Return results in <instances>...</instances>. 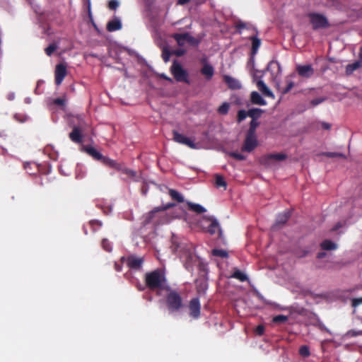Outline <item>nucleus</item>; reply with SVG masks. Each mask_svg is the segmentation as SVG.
<instances>
[{"instance_id": "61", "label": "nucleus", "mask_w": 362, "mask_h": 362, "mask_svg": "<svg viewBox=\"0 0 362 362\" xmlns=\"http://www.w3.org/2000/svg\"><path fill=\"white\" fill-rule=\"evenodd\" d=\"M88 9L90 10V0H88Z\"/></svg>"}, {"instance_id": "37", "label": "nucleus", "mask_w": 362, "mask_h": 362, "mask_svg": "<svg viewBox=\"0 0 362 362\" xmlns=\"http://www.w3.org/2000/svg\"><path fill=\"white\" fill-rule=\"evenodd\" d=\"M101 246L107 252H111L112 250L111 243L106 238L102 240Z\"/></svg>"}, {"instance_id": "11", "label": "nucleus", "mask_w": 362, "mask_h": 362, "mask_svg": "<svg viewBox=\"0 0 362 362\" xmlns=\"http://www.w3.org/2000/svg\"><path fill=\"white\" fill-rule=\"evenodd\" d=\"M55 83L59 86L67 74V70L66 65L63 64H59L55 68Z\"/></svg>"}, {"instance_id": "31", "label": "nucleus", "mask_w": 362, "mask_h": 362, "mask_svg": "<svg viewBox=\"0 0 362 362\" xmlns=\"http://www.w3.org/2000/svg\"><path fill=\"white\" fill-rule=\"evenodd\" d=\"M362 66V61L356 62L351 64H349L346 68V72L347 74H351L354 71L356 70L359 67Z\"/></svg>"}, {"instance_id": "34", "label": "nucleus", "mask_w": 362, "mask_h": 362, "mask_svg": "<svg viewBox=\"0 0 362 362\" xmlns=\"http://www.w3.org/2000/svg\"><path fill=\"white\" fill-rule=\"evenodd\" d=\"M259 123L257 122V119H252L250 123V127L247 133L250 134H256V129L259 126Z\"/></svg>"}, {"instance_id": "18", "label": "nucleus", "mask_w": 362, "mask_h": 362, "mask_svg": "<svg viewBox=\"0 0 362 362\" xmlns=\"http://www.w3.org/2000/svg\"><path fill=\"white\" fill-rule=\"evenodd\" d=\"M290 217V211L285 210L282 213L277 215L275 221V226L280 228L284 226Z\"/></svg>"}, {"instance_id": "9", "label": "nucleus", "mask_w": 362, "mask_h": 362, "mask_svg": "<svg viewBox=\"0 0 362 362\" xmlns=\"http://www.w3.org/2000/svg\"><path fill=\"white\" fill-rule=\"evenodd\" d=\"M125 261L127 266L131 269L139 270L142 267L144 260L143 257H136L135 255H129L125 258Z\"/></svg>"}, {"instance_id": "26", "label": "nucleus", "mask_w": 362, "mask_h": 362, "mask_svg": "<svg viewBox=\"0 0 362 362\" xmlns=\"http://www.w3.org/2000/svg\"><path fill=\"white\" fill-rule=\"evenodd\" d=\"M168 194L170 196V197L172 198V199L176 201L177 202H178V203L184 202L183 196L180 192H178L177 190L173 189H170Z\"/></svg>"}, {"instance_id": "5", "label": "nucleus", "mask_w": 362, "mask_h": 362, "mask_svg": "<svg viewBox=\"0 0 362 362\" xmlns=\"http://www.w3.org/2000/svg\"><path fill=\"white\" fill-rule=\"evenodd\" d=\"M110 168L121 172L122 173L127 175L129 177H131L134 180H136L135 179L136 176V171L127 168L122 163H119L117 160H113L112 164L110 166Z\"/></svg>"}, {"instance_id": "60", "label": "nucleus", "mask_w": 362, "mask_h": 362, "mask_svg": "<svg viewBox=\"0 0 362 362\" xmlns=\"http://www.w3.org/2000/svg\"><path fill=\"white\" fill-rule=\"evenodd\" d=\"M324 255H325V254H324V253H320V254H319V255H318V257H322Z\"/></svg>"}, {"instance_id": "33", "label": "nucleus", "mask_w": 362, "mask_h": 362, "mask_svg": "<svg viewBox=\"0 0 362 362\" xmlns=\"http://www.w3.org/2000/svg\"><path fill=\"white\" fill-rule=\"evenodd\" d=\"M211 254L214 256L219 257L221 258H227L228 257L227 251L223 249H214L211 251Z\"/></svg>"}, {"instance_id": "22", "label": "nucleus", "mask_w": 362, "mask_h": 362, "mask_svg": "<svg viewBox=\"0 0 362 362\" xmlns=\"http://www.w3.org/2000/svg\"><path fill=\"white\" fill-rule=\"evenodd\" d=\"M250 102L254 105H264L266 104L262 95L257 91H252L251 93Z\"/></svg>"}, {"instance_id": "25", "label": "nucleus", "mask_w": 362, "mask_h": 362, "mask_svg": "<svg viewBox=\"0 0 362 362\" xmlns=\"http://www.w3.org/2000/svg\"><path fill=\"white\" fill-rule=\"evenodd\" d=\"M257 86L258 89L265 95L267 96H272V91L269 90V88L266 86V84L264 83L262 80L257 81Z\"/></svg>"}, {"instance_id": "44", "label": "nucleus", "mask_w": 362, "mask_h": 362, "mask_svg": "<svg viewBox=\"0 0 362 362\" xmlns=\"http://www.w3.org/2000/svg\"><path fill=\"white\" fill-rule=\"evenodd\" d=\"M121 263L115 262L114 267L117 272H121L122 269V264L125 261V257H122L120 259Z\"/></svg>"}, {"instance_id": "32", "label": "nucleus", "mask_w": 362, "mask_h": 362, "mask_svg": "<svg viewBox=\"0 0 362 362\" xmlns=\"http://www.w3.org/2000/svg\"><path fill=\"white\" fill-rule=\"evenodd\" d=\"M321 247L323 250H333L337 249V244L335 243L328 240H324L321 243Z\"/></svg>"}, {"instance_id": "2", "label": "nucleus", "mask_w": 362, "mask_h": 362, "mask_svg": "<svg viewBox=\"0 0 362 362\" xmlns=\"http://www.w3.org/2000/svg\"><path fill=\"white\" fill-rule=\"evenodd\" d=\"M165 291L167 292L165 301L168 311L173 313L182 310L185 305L180 293L177 291L172 289L170 286H167Z\"/></svg>"}, {"instance_id": "7", "label": "nucleus", "mask_w": 362, "mask_h": 362, "mask_svg": "<svg viewBox=\"0 0 362 362\" xmlns=\"http://www.w3.org/2000/svg\"><path fill=\"white\" fill-rule=\"evenodd\" d=\"M173 140L175 142L185 145L192 149L197 148V144L192 140H191L189 138L184 136L183 134H180L176 130L173 131Z\"/></svg>"}, {"instance_id": "49", "label": "nucleus", "mask_w": 362, "mask_h": 362, "mask_svg": "<svg viewBox=\"0 0 362 362\" xmlns=\"http://www.w3.org/2000/svg\"><path fill=\"white\" fill-rule=\"evenodd\" d=\"M259 349H262L266 354H268L270 351V344L265 343L259 346Z\"/></svg>"}, {"instance_id": "39", "label": "nucleus", "mask_w": 362, "mask_h": 362, "mask_svg": "<svg viewBox=\"0 0 362 362\" xmlns=\"http://www.w3.org/2000/svg\"><path fill=\"white\" fill-rule=\"evenodd\" d=\"M57 49V45L54 43H52L45 48V52L47 56H51Z\"/></svg>"}, {"instance_id": "42", "label": "nucleus", "mask_w": 362, "mask_h": 362, "mask_svg": "<svg viewBox=\"0 0 362 362\" xmlns=\"http://www.w3.org/2000/svg\"><path fill=\"white\" fill-rule=\"evenodd\" d=\"M90 226L93 228V231L96 230L95 226L100 228L102 226V222L98 220H92L89 222Z\"/></svg>"}, {"instance_id": "59", "label": "nucleus", "mask_w": 362, "mask_h": 362, "mask_svg": "<svg viewBox=\"0 0 362 362\" xmlns=\"http://www.w3.org/2000/svg\"><path fill=\"white\" fill-rule=\"evenodd\" d=\"M359 57H360L361 59L362 60V48H361V49H360Z\"/></svg>"}, {"instance_id": "35", "label": "nucleus", "mask_w": 362, "mask_h": 362, "mask_svg": "<svg viewBox=\"0 0 362 362\" xmlns=\"http://www.w3.org/2000/svg\"><path fill=\"white\" fill-rule=\"evenodd\" d=\"M249 117V112L248 111H246L245 110H240L238 112V115H237V121L238 123L241 122L242 121H243L247 117Z\"/></svg>"}, {"instance_id": "15", "label": "nucleus", "mask_w": 362, "mask_h": 362, "mask_svg": "<svg viewBox=\"0 0 362 362\" xmlns=\"http://www.w3.org/2000/svg\"><path fill=\"white\" fill-rule=\"evenodd\" d=\"M69 139L74 143L80 144L83 141L82 130L79 127L74 126L69 133Z\"/></svg>"}, {"instance_id": "17", "label": "nucleus", "mask_w": 362, "mask_h": 362, "mask_svg": "<svg viewBox=\"0 0 362 362\" xmlns=\"http://www.w3.org/2000/svg\"><path fill=\"white\" fill-rule=\"evenodd\" d=\"M223 81L227 84L228 87L231 90H238L241 88V84L239 81L230 76H223Z\"/></svg>"}, {"instance_id": "12", "label": "nucleus", "mask_w": 362, "mask_h": 362, "mask_svg": "<svg viewBox=\"0 0 362 362\" xmlns=\"http://www.w3.org/2000/svg\"><path fill=\"white\" fill-rule=\"evenodd\" d=\"M173 37L176 40L179 46H183L185 42L193 43L194 41V38L187 33L182 34L175 33Z\"/></svg>"}, {"instance_id": "36", "label": "nucleus", "mask_w": 362, "mask_h": 362, "mask_svg": "<svg viewBox=\"0 0 362 362\" xmlns=\"http://www.w3.org/2000/svg\"><path fill=\"white\" fill-rule=\"evenodd\" d=\"M229 107V103L225 102L218 107V112L221 115H226L228 112Z\"/></svg>"}, {"instance_id": "19", "label": "nucleus", "mask_w": 362, "mask_h": 362, "mask_svg": "<svg viewBox=\"0 0 362 362\" xmlns=\"http://www.w3.org/2000/svg\"><path fill=\"white\" fill-rule=\"evenodd\" d=\"M207 221L210 222L207 227L206 231L211 235L215 234L216 232L221 233V228L218 221L214 217L207 218Z\"/></svg>"}, {"instance_id": "23", "label": "nucleus", "mask_w": 362, "mask_h": 362, "mask_svg": "<svg viewBox=\"0 0 362 362\" xmlns=\"http://www.w3.org/2000/svg\"><path fill=\"white\" fill-rule=\"evenodd\" d=\"M230 278L236 279L241 282L246 281L248 279L247 276L243 272L237 268H234L233 272L230 275Z\"/></svg>"}, {"instance_id": "58", "label": "nucleus", "mask_w": 362, "mask_h": 362, "mask_svg": "<svg viewBox=\"0 0 362 362\" xmlns=\"http://www.w3.org/2000/svg\"><path fill=\"white\" fill-rule=\"evenodd\" d=\"M322 126L325 129H329L330 128V125L327 123H323Z\"/></svg>"}, {"instance_id": "38", "label": "nucleus", "mask_w": 362, "mask_h": 362, "mask_svg": "<svg viewBox=\"0 0 362 362\" xmlns=\"http://www.w3.org/2000/svg\"><path fill=\"white\" fill-rule=\"evenodd\" d=\"M288 319V317L285 315H276L275 317H273V322L276 323H283L287 321Z\"/></svg>"}, {"instance_id": "63", "label": "nucleus", "mask_w": 362, "mask_h": 362, "mask_svg": "<svg viewBox=\"0 0 362 362\" xmlns=\"http://www.w3.org/2000/svg\"><path fill=\"white\" fill-rule=\"evenodd\" d=\"M334 229V230H337L338 229V226L337 227H335Z\"/></svg>"}, {"instance_id": "20", "label": "nucleus", "mask_w": 362, "mask_h": 362, "mask_svg": "<svg viewBox=\"0 0 362 362\" xmlns=\"http://www.w3.org/2000/svg\"><path fill=\"white\" fill-rule=\"evenodd\" d=\"M200 72L205 76L206 80L209 81L214 76V69L211 64L206 63L202 67Z\"/></svg>"}, {"instance_id": "64", "label": "nucleus", "mask_w": 362, "mask_h": 362, "mask_svg": "<svg viewBox=\"0 0 362 362\" xmlns=\"http://www.w3.org/2000/svg\"><path fill=\"white\" fill-rule=\"evenodd\" d=\"M268 157L272 158V154L269 155Z\"/></svg>"}, {"instance_id": "21", "label": "nucleus", "mask_w": 362, "mask_h": 362, "mask_svg": "<svg viewBox=\"0 0 362 362\" xmlns=\"http://www.w3.org/2000/svg\"><path fill=\"white\" fill-rule=\"evenodd\" d=\"M106 28L109 32H114L120 30L122 28L121 21L117 18L110 21L107 24Z\"/></svg>"}, {"instance_id": "13", "label": "nucleus", "mask_w": 362, "mask_h": 362, "mask_svg": "<svg viewBox=\"0 0 362 362\" xmlns=\"http://www.w3.org/2000/svg\"><path fill=\"white\" fill-rule=\"evenodd\" d=\"M250 39L252 40V48H251V57L250 59V61L248 62V66L250 65V64L254 63V57L257 54L258 49L259 48L261 45V40L257 38V37L252 36L250 37Z\"/></svg>"}, {"instance_id": "27", "label": "nucleus", "mask_w": 362, "mask_h": 362, "mask_svg": "<svg viewBox=\"0 0 362 362\" xmlns=\"http://www.w3.org/2000/svg\"><path fill=\"white\" fill-rule=\"evenodd\" d=\"M182 257L185 258V262L184 264L185 268L187 270H191L192 269V261L193 259V254L190 251H187L184 254Z\"/></svg>"}, {"instance_id": "40", "label": "nucleus", "mask_w": 362, "mask_h": 362, "mask_svg": "<svg viewBox=\"0 0 362 362\" xmlns=\"http://www.w3.org/2000/svg\"><path fill=\"white\" fill-rule=\"evenodd\" d=\"M228 155L230 157H232V158H235V159H236L238 160H244L246 159V156H244V155H243L241 153H239L238 152H230L228 153Z\"/></svg>"}, {"instance_id": "55", "label": "nucleus", "mask_w": 362, "mask_h": 362, "mask_svg": "<svg viewBox=\"0 0 362 362\" xmlns=\"http://www.w3.org/2000/svg\"><path fill=\"white\" fill-rule=\"evenodd\" d=\"M326 156L329 157H336V156H342V155L335 153H326Z\"/></svg>"}, {"instance_id": "28", "label": "nucleus", "mask_w": 362, "mask_h": 362, "mask_svg": "<svg viewBox=\"0 0 362 362\" xmlns=\"http://www.w3.org/2000/svg\"><path fill=\"white\" fill-rule=\"evenodd\" d=\"M248 67H250L251 69H252V75L253 77V80L255 83H257V81L261 80L262 77L264 75V71H259V70H255L254 68V64H250V66L247 65Z\"/></svg>"}, {"instance_id": "8", "label": "nucleus", "mask_w": 362, "mask_h": 362, "mask_svg": "<svg viewBox=\"0 0 362 362\" xmlns=\"http://www.w3.org/2000/svg\"><path fill=\"white\" fill-rule=\"evenodd\" d=\"M189 316L198 319L201 315V305L198 298H193L189 302Z\"/></svg>"}, {"instance_id": "46", "label": "nucleus", "mask_w": 362, "mask_h": 362, "mask_svg": "<svg viewBox=\"0 0 362 362\" xmlns=\"http://www.w3.org/2000/svg\"><path fill=\"white\" fill-rule=\"evenodd\" d=\"M255 333L257 334V335H262L264 332V326L262 325H258L255 329Z\"/></svg>"}, {"instance_id": "4", "label": "nucleus", "mask_w": 362, "mask_h": 362, "mask_svg": "<svg viewBox=\"0 0 362 362\" xmlns=\"http://www.w3.org/2000/svg\"><path fill=\"white\" fill-rule=\"evenodd\" d=\"M85 151L94 160L101 162L106 167L110 168L112 164L113 159L109 157L104 156L99 151H98L94 147L91 146H87L84 147Z\"/></svg>"}, {"instance_id": "14", "label": "nucleus", "mask_w": 362, "mask_h": 362, "mask_svg": "<svg viewBox=\"0 0 362 362\" xmlns=\"http://www.w3.org/2000/svg\"><path fill=\"white\" fill-rule=\"evenodd\" d=\"M175 206V204L174 203H168L165 206H161V207H156L153 210L151 211L148 215L146 217L145 221L146 223H151L153 221V219L154 218V216L156 213L162 211L167 210L168 209L173 208Z\"/></svg>"}, {"instance_id": "29", "label": "nucleus", "mask_w": 362, "mask_h": 362, "mask_svg": "<svg viewBox=\"0 0 362 362\" xmlns=\"http://www.w3.org/2000/svg\"><path fill=\"white\" fill-rule=\"evenodd\" d=\"M215 185L216 187H223L224 189L227 187V183L224 177L218 174L215 175Z\"/></svg>"}, {"instance_id": "24", "label": "nucleus", "mask_w": 362, "mask_h": 362, "mask_svg": "<svg viewBox=\"0 0 362 362\" xmlns=\"http://www.w3.org/2000/svg\"><path fill=\"white\" fill-rule=\"evenodd\" d=\"M187 206H188V209L190 211H192L199 214L204 213L206 211V209L204 208L202 205H200L199 204H194V203L188 202Z\"/></svg>"}, {"instance_id": "48", "label": "nucleus", "mask_w": 362, "mask_h": 362, "mask_svg": "<svg viewBox=\"0 0 362 362\" xmlns=\"http://www.w3.org/2000/svg\"><path fill=\"white\" fill-rule=\"evenodd\" d=\"M65 102H66L65 99L58 98H56L54 100L53 103L57 105L63 106L65 105Z\"/></svg>"}, {"instance_id": "10", "label": "nucleus", "mask_w": 362, "mask_h": 362, "mask_svg": "<svg viewBox=\"0 0 362 362\" xmlns=\"http://www.w3.org/2000/svg\"><path fill=\"white\" fill-rule=\"evenodd\" d=\"M309 18L314 28H324L327 24V19L322 15L311 13Z\"/></svg>"}, {"instance_id": "54", "label": "nucleus", "mask_w": 362, "mask_h": 362, "mask_svg": "<svg viewBox=\"0 0 362 362\" xmlns=\"http://www.w3.org/2000/svg\"><path fill=\"white\" fill-rule=\"evenodd\" d=\"M160 78L166 80V81H168L170 82H173V79L170 77H168V76H166L165 74H163L160 75Z\"/></svg>"}, {"instance_id": "41", "label": "nucleus", "mask_w": 362, "mask_h": 362, "mask_svg": "<svg viewBox=\"0 0 362 362\" xmlns=\"http://www.w3.org/2000/svg\"><path fill=\"white\" fill-rule=\"evenodd\" d=\"M173 54L172 52L169 51L167 48H164L162 52V58L165 62L169 61L170 55Z\"/></svg>"}, {"instance_id": "50", "label": "nucleus", "mask_w": 362, "mask_h": 362, "mask_svg": "<svg viewBox=\"0 0 362 362\" xmlns=\"http://www.w3.org/2000/svg\"><path fill=\"white\" fill-rule=\"evenodd\" d=\"M286 158V156L284 153L273 154V160H282Z\"/></svg>"}, {"instance_id": "57", "label": "nucleus", "mask_w": 362, "mask_h": 362, "mask_svg": "<svg viewBox=\"0 0 362 362\" xmlns=\"http://www.w3.org/2000/svg\"><path fill=\"white\" fill-rule=\"evenodd\" d=\"M146 288V285L145 286H142V285H138L137 286V288L139 291H144Z\"/></svg>"}, {"instance_id": "1", "label": "nucleus", "mask_w": 362, "mask_h": 362, "mask_svg": "<svg viewBox=\"0 0 362 362\" xmlns=\"http://www.w3.org/2000/svg\"><path fill=\"white\" fill-rule=\"evenodd\" d=\"M144 279L146 288L152 291H157V296H160V291H165L168 286L165 274L160 269L146 272Z\"/></svg>"}, {"instance_id": "47", "label": "nucleus", "mask_w": 362, "mask_h": 362, "mask_svg": "<svg viewBox=\"0 0 362 362\" xmlns=\"http://www.w3.org/2000/svg\"><path fill=\"white\" fill-rule=\"evenodd\" d=\"M186 51L184 49H177L172 52L173 54L177 57L183 56L185 54Z\"/></svg>"}, {"instance_id": "45", "label": "nucleus", "mask_w": 362, "mask_h": 362, "mask_svg": "<svg viewBox=\"0 0 362 362\" xmlns=\"http://www.w3.org/2000/svg\"><path fill=\"white\" fill-rule=\"evenodd\" d=\"M299 352L303 356H308L310 354L309 349L307 346H302L300 348Z\"/></svg>"}, {"instance_id": "53", "label": "nucleus", "mask_w": 362, "mask_h": 362, "mask_svg": "<svg viewBox=\"0 0 362 362\" xmlns=\"http://www.w3.org/2000/svg\"><path fill=\"white\" fill-rule=\"evenodd\" d=\"M245 28H246V24L243 22H240V23H237V25H236V28L239 30L244 29Z\"/></svg>"}, {"instance_id": "43", "label": "nucleus", "mask_w": 362, "mask_h": 362, "mask_svg": "<svg viewBox=\"0 0 362 362\" xmlns=\"http://www.w3.org/2000/svg\"><path fill=\"white\" fill-rule=\"evenodd\" d=\"M119 6V2L117 0H110L108 3V8L110 10H116Z\"/></svg>"}, {"instance_id": "51", "label": "nucleus", "mask_w": 362, "mask_h": 362, "mask_svg": "<svg viewBox=\"0 0 362 362\" xmlns=\"http://www.w3.org/2000/svg\"><path fill=\"white\" fill-rule=\"evenodd\" d=\"M325 100V98L321 97V98H316V99L312 100L311 103L313 105H317Z\"/></svg>"}, {"instance_id": "56", "label": "nucleus", "mask_w": 362, "mask_h": 362, "mask_svg": "<svg viewBox=\"0 0 362 362\" xmlns=\"http://www.w3.org/2000/svg\"><path fill=\"white\" fill-rule=\"evenodd\" d=\"M190 0H178L177 4L180 5H185L187 4Z\"/></svg>"}, {"instance_id": "30", "label": "nucleus", "mask_w": 362, "mask_h": 362, "mask_svg": "<svg viewBox=\"0 0 362 362\" xmlns=\"http://www.w3.org/2000/svg\"><path fill=\"white\" fill-rule=\"evenodd\" d=\"M249 117L252 118V119H257L259 118L263 112V110L259 108H252L248 110Z\"/></svg>"}, {"instance_id": "16", "label": "nucleus", "mask_w": 362, "mask_h": 362, "mask_svg": "<svg viewBox=\"0 0 362 362\" xmlns=\"http://www.w3.org/2000/svg\"><path fill=\"white\" fill-rule=\"evenodd\" d=\"M296 70L298 74L304 78L310 77L313 73L314 70L310 65H298L296 67Z\"/></svg>"}, {"instance_id": "62", "label": "nucleus", "mask_w": 362, "mask_h": 362, "mask_svg": "<svg viewBox=\"0 0 362 362\" xmlns=\"http://www.w3.org/2000/svg\"><path fill=\"white\" fill-rule=\"evenodd\" d=\"M291 88V86H290L289 87H288V88H286V91H288V90H289Z\"/></svg>"}, {"instance_id": "52", "label": "nucleus", "mask_w": 362, "mask_h": 362, "mask_svg": "<svg viewBox=\"0 0 362 362\" xmlns=\"http://www.w3.org/2000/svg\"><path fill=\"white\" fill-rule=\"evenodd\" d=\"M360 304H362V297L358 298H354L352 300V305L354 307H356Z\"/></svg>"}, {"instance_id": "6", "label": "nucleus", "mask_w": 362, "mask_h": 362, "mask_svg": "<svg viewBox=\"0 0 362 362\" xmlns=\"http://www.w3.org/2000/svg\"><path fill=\"white\" fill-rule=\"evenodd\" d=\"M258 144L256 134H250L247 133L244 144L241 148L243 151L252 152Z\"/></svg>"}, {"instance_id": "3", "label": "nucleus", "mask_w": 362, "mask_h": 362, "mask_svg": "<svg viewBox=\"0 0 362 362\" xmlns=\"http://www.w3.org/2000/svg\"><path fill=\"white\" fill-rule=\"evenodd\" d=\"M171 74L177 82H184L189 84V74L177 60H174L170 69Z\"/></svg>"}]
</instances>
